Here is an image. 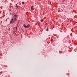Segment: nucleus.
I'll return each mask as SVG.
<instances>
[{
  "mask_svg": "<svg viewBox=\"0 0 77 77\" xmlns=\"http://www.w3.org/2000/svg\"><path fill=\"white\" fill-rule=\"evenodd\" d=\"M17 15H16L15 14H14V18H12V19L11 20V21H14V22L16 21H17Z\"/></svg>",
  "mask_w": 77,
  "mask_h": 77,
  "instance_id": "obj_1",
  "label": "nucleus"
},
{
  "mask_svg": "<svg viewBox=\"0 0 77 77\" xmlns=\"http://www.w3.org/2000/svg\"><path fill=\"white\" fill-rule=\"evenodd\" d=\"M23 26L24 27H25V28H27V26L25 25V24H23Z\"/></svg>",
  "mask_w": 77,
  "mask_h": 77,
  "instance_id": "obj_2",
  "label": "nucleus"
},
{
  "mask_svg": "<svg viewBox=\"0 0 77 77\" xmlns=\"http://www.w3.org/2000/svg\"><path fill=\"white\" fill-rule=\"evenodd\" d=\"M14 21H12V20H11V21H10V24H11V23H14Z\"/></svg>",
  "mask_w": 77,
  "mask_h": 77,
  "instance_id": "obj_3",
  "label": "nucleus"
},
{
  "mask_svg": "<svg viewBox=\"0 0 77 77\" xmlns=\"http://www.w3.org/2000/svg\"><path fill=\"white\" fill-rule=\"evenodd\" d=\"M31 10H32V11H33V10H34V8H33V6H32L31 7Z\"/></svg>",
  "mask_w": 77,
  "mask_h": 77,
  "instance_id": "obj_4",
  "label": "nucleus"
},
{
  "mask_svg": "<svg viewBox=\"0 0 77 77\" xmlns=\"http://www.w3.org/2000/svg\"><path fill=\"white\" fill-rule=\"evenodd\" d=\"M27 26V28H29V27H30V25H28Z\"/></svg>",
  "mask_w": 77,
  "mask_h": 77,
  "instance_id": "obj_5",
  "label": "nucleus"
},
{
  "mask_svg": "<svg viewBox=\"0 0 77 77\" xmlns=\"http://www.w3.org/2000/svg\"><path fill=\"white\" fill-rule=\"evenodd\" d=\"M17 5V4H16V7L17 8V9H18V6Z\"/></svg>",
  "mask_w": 77,
  "mask_h": 77,
  "instance_id": "obj_6",
  "label": "nucleus"
},
{
  "mask_svg": "<svg viewBox=\"0 0 77 77\" xmlns=\"http://www.w3.org/2000/svg\"><path fill=\"white\" fill-rule=\"evenodd\" d=\"M59 53L60 54H61V53H62V51H59Z\"/></svg>",
  "mask_w": 77,
  "mask_h": 77,
  "instance_id": "obj_7",
  "label": "nucleus"
},
{
  "mask_svg": "<svg viewBox=\"0 0 77 77\" xmlns=\"http://www.w3.org/2000/svg\"><path fill=\"white\" fill-rule=\"evenodd\" d=\"M20 20H18V23L17 24V25L19 24V22H20Z\"/></svg>",
  "mask_w": 77,
  "mask_h": 77,
  "instance_id": "obj_8",
  "label": "nucleus"
},
{
  "mask_svg": "<svg viewBox=\"0 0 77 77\" xmlns=\"http://www.w3.org/2000/svg\"><path fill=\"white\" fill-rule=\"evenodd\" d=\"M22 4H24V2H22Z\"/></svg>",
  "mask_w": 77,
  "mask_h": 77,
  "instance_id": "obj_9",
  "label": "nucleus"
},
{
  "mask_svg": "<svg viewBox=\"0 0 77 77\" xmlns=\"http://www.w3.org/2000/svg\"><path fill=\"white\" fill-rule=\"evenodd\" d=\"M46 31L47 32H48V29H46Z\"/></svg>",
  "mask_w": 77,
  "mask_h": 77,
  "instance_id": "obj_10",
  "label": "nucleus"
},
{
  "mask_svg": "<svg viewBox=\"0 0 77 77\" xmlns=\"http://www.w3.org/2000/svg\"><path fill=\"white\" fill-rule=\"evenodd\" d=\"M43 22V20H41V22Z\"/></svg>",
  "mask_w": 77,
  "mask_h": 77,
  "instance_id": "obj_11",
  "label": "nucleus"
},
{
  "mask_svg": "<svg viewBox=\"0 0 77 77\" xmlns=\"http://www.w3.org/2000/svg\"><path fill=\"white\" fill-rule=\"evenodd\" d=\"M17 13H16V14H15V15H17ZM14 15H15V14H14Z\"/></svg>",
  "mask_w": 77,
  "mask_h": 77,
  "instance_id": "obj_12",
  "label": "nucleus"
},
{
  "mask_svg": "<svg viewBox=\"0 0 77 77\" xmlns=\"http://www.w3.org/2000/svg\"><path fill=\"white\" fill-rule=\"evenodd\" d=\"M2 72H0V74H2Z\"/></svg>",
  "mask_w": 77,
  "mask_h": 77,
  "instance_id": "obj_13",
  "label": "nucleus"
},
{
  "mask_svg": "<svg viewBox=\"0 0 77 77\" xmlns=\"http://www.w3.org/2000/svg\"><path fill=\"white\" fill-rule=\"evenodd\" d=\"M50 4L51 5V2H50Z\"/></svg>",
  "mask_w": 77,
  "mask_h": 77,
  "instance_id": "obj_14",
  "label": "nucleus"
},
{
  "mask_svg": "<svg viewBox=\"0 0 77 77\" xmlns=\"http://www.w3.org/2000/svg\"><path fill=\"white\" fill-rule=\"evenodd\" d=\"M16 30H17V26L16 27Z\"/></svg>",
  "mask_w": 77,
  "mask_h": 77,
  "instance_id": "obj_15",
  "label": "nucleus"
},
{
  "mask_svg": "<svg viewBox=\"0 0 77 77\" xmlns=\"http://www.w3.org/2000/svg\"><path fill=\"white\" fill-rule=\"evenodd\" d=\"M9 11H11V9H9Z\"/></svg>",
  "mask_w": 77,
  "mask_h": 77,
  "instance_id": "obj_16",
  "label": "nucleus"
},
{
  "mask_svg": "<svg viewBox=\"0 0 77 77\" xmlns=\"http://www.w3.org/2000/svg\"><path fill=\"white\" fill-rule=\"evenodd\" d=\"M8 30H10V28H9V29Z\"/></svg>",
  "mask_w": 77,
  "mask_h": 77,
  "instance_id": "obj_17",
  "label": "nucleus"
},
{
  "mask_svg": "<svg viewBox=\"0 0 77 77\" xmlns=\"http://www.w3.org/2000/svg\"><path fill=\"white\" fill-rule=\"evenodd\" d=\"M28 22H29V23H30V21H28Z\"/></svg>",
  "mask_w": 77,
  "mask_h": 77,
  "instance_id": "obj_18",
  "label": "nucleus"
},
{
  "mask_svg": "<svg viewBox=\"0 0 77 77\" xmlns=\"http://www.w3.org/2000/svg\"><path fill=\"white\" fill-rule=\"evenodd\" d=\"M75 27V28H76V27H77V26H76Z\"/></svg>",
  "mask_w": 77,
  "mask_h": 77,
  "instance_id": "obj_19",
  "label": "nucleus"
},
{
  "mask_svg": "<svg viewBox=\"0 0 77 77\" xmlns=\"http://www.w3.org/2000/svg\"><path fill=\"white\" fill-rule=\"evenodd\" d=\"M76 32H77V30L76 31Z\"/></svg>",
  "mask_w": 77,
  "mask_h": 77,
  "instance_id": "obj_20",
  "label": "nucleus"
}]
</instances>
